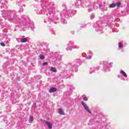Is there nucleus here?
Here are the masks:
<instances>
[{
    "label": "nucleus",
    "mask_w": 129,
    "mask_h": 129,
    "mask_svg": "<svg viewBox=\"0 0 129 129\" xmlns=\"http://www.w3.org/2000/svg\"><path fill=\"white\" fill-rule=\"evenodd\" d=\"M87 59H91V56H89L87 57Z\"/></svg>",
    "instance_id": "f3484780"
},
{
    "label": "nucleus",
    "mask_w": 129,
    "mask_h": 129,
    "mask_svg": "<svg viewBox=\"0 0 129 129\" xmlns=\"http://www.w3.org/2000/svg\"><path fill=\"white\" fill-rule=\"evenodd\" d=\"M81 103L83 106H84L85 110H86V111H87V112H88L89 113H91V112L89 111V107H88V106H87L86 104L83 103V102H81Z\"/></svg>",
    "instance_id": "f257e3e1"
},
{
    "label": "nucleus",
    "mask_w": 129,
    "mask_h": 129,
    "mask_svg": "<svg viewBox=\"0 0 129 129\" xmlns=\"http://www.w3.org/2000/svg\"><path fill=\"white\" fill-rule=\"evenodd\" d=\"M1 46H2L3 47H6V44L3 42L1 43Z\"/></svg>",
    "instance_id": "f8f14e48"
},
{
    "label": "nucleus",
    "mask_w": 129,
    "mask_h": 129,
    "mask_svg": "<svg viewBox=\"0 0 129 129\" xmlns=\"http://www.w3.org/2000/svg\"><path fill=\"white\" fill-rule=\"evenodd\" d=\"M48 64V62H45L42 63V66H45V65H47Z\"/></svg>",
    "instance_id": "4468645a"
},
{
    "label": "nucleus",
    "mask_w": 129,
    "mask_h": 129,
    "mask_svg": "<svg viewBox=\"0 0 129 129\" xmlns=\"http://www.w3.org/2000/svg\"><path fill=\"white\" fill-rule=\"evenodd\" d=\"M9 41H10V39H9Z\"/></svg>",
    "instance_id": "aec40b11"
},
{
    "label": "nucleus",
    "mask_w": 129,
    "mask_h": 129,
    "mask_svg": "<svg viewBox=\"0 0 129 129\" xmlns=\"http://www.w3.org/2000/svg\"><path fill=\"white\" fill-rule=\"evenodd\" d=\"M123 47V46H122V44H121V43H119V48L121 49V48H122Z\"/></svg>",
    "instance_id": "9d476101"
},
{
    "label": "nucleus",
    "mask_w": 129,
    "mask_h": 129,
    "mask_svg": "<svg viewBox=\"0 0 129 129\" xmlns=\"http://www.w3.org/2000/svg\"><path fill=\"white\" fill-rule=\"evenodd\" d=\"M67 50H69V49L67 48Z\"/></svg>",
    "instance_id": "6ab92c4d"
},
{
    "label": "nucleus",
    "mask_w": 129,
    "mask_h": 129,
    "mask_svg": "<svg viewBox=\"0 0 129 129\" xmlns=\"http://www.w3.org/2000/svg\"><path fill=\"white\" fill-rule=\"evenodd\" d=\"M119 6H120V3H117V7H119Z\"/></svg>",
    "instance_id": "dca6fc26"
},
{
    "label": "nucleus",
    "mask_w": 129,
    "mask_h": 129,
    "mask_svg": "<svg viewBox=\"0 0 129 129\" xmlns=\"http://www.w3.org/2000/svg\"><path fill=\"white\" fill-rule=\"evenodd\" d=\"M28 41V39L27 38H22L21 39V43H26V42Z\"/></svg>",
    "instance_id": "39448f33"
},
{
    "label": "nucleus",
    "mask_w": 129,
    "mask_h": 129,
    "mask_svg": "<svg viewBox=\"0 0 129 129\" xmlns=\"http://www.w3.org/2000/svg\"><path fill=\"white\" fill-rule=\"evenodd\" d=\"M120 73L121 74H122L123 76H124V77H127V75H126V74L125 73V72H123V71H121Z\"/></svg>",
    "instance_id": "423d86ee"
},
{
    "label": "nucleus",
    "mask_w": 129,
    "mask_h": 129,
    "mask_svg": "<svg viewBox=\"0 0 129 129\" xmlns=\"http://www.w3.org/2000/svg\"><path fill=\"white\" fill-rule=\"evenodd\" d=\"M50 71H52V72H57V70H56V68L52 67L50 68Z\"/></svg>",
    "instance_id": "0eeeda50"
},
{
    "label": "nucleus",
    "mask_w": 129,
    "mask_h": 129,
    "mask_svg": "<svg viewBox=\"0 0 129 129\" xmlns=\"http://www.w3.org/2000/svg\"><path fill=\"white\" fill-rule=\"evenodd\" d=\"M40 58L41 60H44L45 59V57L43 55H41Z\"/></svg>",
    "instance_id": "9b49d317"
},
{
    "label": "nucleus",
    "mask_w": 129,
    "mask_h": 129,
    "mask_svg": "<svg viewBox=\"0 0 129 129\" xmlns=\"http://www.w3.org/2000/svg\"><path fill=\"white\" fill-rule=\"evenodd\" d=\"M91 20H92L93 19H94V15L92 14L91 16Z\"/></svg>",
    "instance_id": "2eb2a0df"
},
{
    "label": "nucleus",
    "mask_w": 129,
    "mask_h": 129,
    "mask_svg": "<svg viewBox=\"0 0 129 129\" xmlns=\"http://www.w3.org/2000/svg\"><path fill=\"white\" fill-rule=\"evenodd\" d=\"M33 120H34V118H33V117L30 116L29 118V122L30 123H32V122L33 121Z\"/></svg>",
    "instance_id": "6e6552de"
},
{
    "label": "nucleus",
    "mask_w": 129,
    "mask_h": 129,
    "mask_svg": "<svg viewBox=\"0 0 129 129\" xmlns=\"http://www.w3.org/2000/svg\"><path fill=\"white\" fill-rule=\"evenodd\" d=\"M46 124L48 125V128H49V129L52 128V124H51V123H50L48 121H46Z\"/></svg>",
    "instance_id": "7ed1b4c3"
},
{
    "label": "nucleus",
    "mask_w": 129,
    "mask_h": 129,
    "mask_svg": "<svg viewBox=\"0 0 129 129\" xmlns=\"http://www.w3.org/2000/svg\"><path fill=\"white\" fill-rule=\"evenodd\" d=\"M83 100H84V101H87L88 99L86 97H84Z\"/></svg>",
    "instance_id": "ddd939ff"
},
{
    "label": "nucleus",
    "mask_w": 129,
    "mask_h": 129,
    "mask_svg": "<svg viewBox=\"0 0 129 129\" xmlns=\"http://www.w3.org/2000/svg\"><path fill=\"white\" fill-rule=\"evenodd\" d=\"M8 43H9V40H8Z\"/></svg>",
    "instance_id": "a211bd4d"
},
{
    "label": "nucleus",
    "mask_w": 129,
    "mask_h": 129,
    "mask_svg": "<svg viewBox=\"0 0 129 129\" xmlns=\"http://www.w3.org/2000/svg\"><path fill=\"white\" fill-rule=\"evenodd\" d=\"M57 91V89L56 88H51L49 89V92L52 93V92H56Z\"/></svg>",
    "instance_id": "f03ea898"
},
{
    "label": "nucleus",
    "mask_w": 129,
    "mask_h": 129,
    "mask_svg": "<svg viewBox=\"0 0 129 129\" xmlns=\"http://www.w3.org/2000/svg\"><path fill=\"white\" fill-rule=\"evenodd\" d=\"M109 8H115V4H112L109 5Z\"/></svg>",
    "instance_id": "1a4fd4ad"
},
{
    "label": "nucleus",
    "mask_w": 129,
    "mask_h": 129,
    "mask_svg": "<svg viewBox=\"0 0 129 129\" xmlns=\"http://www.w3.org/2000/svg\"><path fill=\"white\" fill-rule=\"evenodd\" d=\"M58 113L62 114V115H64V112L63 111V109H62V108H60L58 110Z\"/></svg>",
    "instance_id": "20e7f679"
}]
</instances>
